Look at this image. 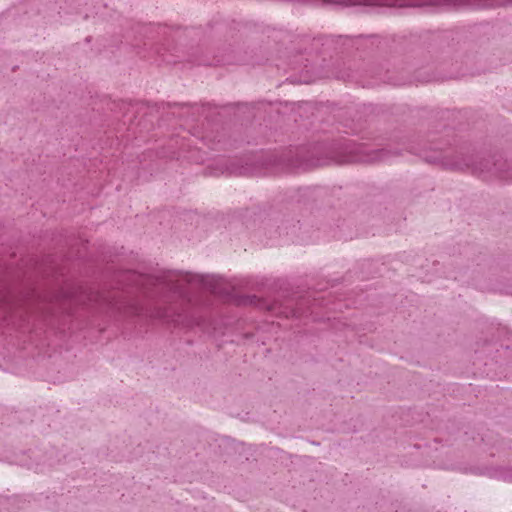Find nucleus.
Returning <instances> with one entry per match:
<instances>
[{"label": "nucleus", "mask_w": 512, "mask_h": 512, "mask_svg": "<svg viewBox=\"0 0 512 512\" xmlns=\"http://www.w3.org/2000/svg\"><path fill=\"white\" fill-rule=\"evenodd\" d=\"M476 474L490 479L501 480L512 483V467L506 466H485L475 471Z\"/></svg>", "instance_id": "2"}, {"label": "nucleus", "mask_w": 512, "mask_h": 512, "mask_svg": "<svg viewBox=\"0 0 512 512\" xmlns=\"http://www.w3.org/2000/svg\"><path fill=\"white\" fill-rule=\"evenodd\" d=\"M248 301L251 304H255V305L260 306V307H265L268 310H276V307L274 305L273 306H266L261 300L257 299L256 296L249 297Z\"/></svg>", "instance_id": "5"}, {"label": "nucleus", "mask_w": 512, "mask_h": 512, "mask_svg": "<svg viewBox=\"0 0 512 512\" xmlns=\"http://www.w3.org/2000/svg\"><path fill=\"white\" fill-rule=\"evenodd\" d=\"M153 285L159 293L171 291L179 296L184 295L185 285L203 287L214 294L224 292L223 279L215 275H199L184 272H167L153 279Z\"/></svg>", "instance_id": "1"}, {"label": "nucleus", "mask_w": 512, "mask_h": 512, "mask_svg": "<svg viewBox=\"0 0 512 512\" xmlns=\"http://www.w3.org/2000/svg\"><path fill=\"white\" fill-rule=\"evenodd\" d=\"M390 157V152L388 150H378L374 153L372 157L369 158L370 161H385Z\"/></svg>", "instance_id": "4"}, {"label": "nucleus", "mask_w": 512, "mask_h": 512, "mask_svg": "<svg viewBox=\"0 0 512 512\" xmlns=\"http://www.w3.org/2000/svg\"><path fill=\"white\" fill-rule=\"evenodd\" d=\"M160 317H163V318H168V315H166V314H163V315H160Z\"/></svg>", "instance_id": "6"}, {"label": "nucleus", "mask_w": 512, "mask_h": 512, "mask_svg": "<svg viewBox=\"0 0 512 512\" xmlns=\"http://www.w3.org/2000/svg\"><path fill=\"white\" fill-rule=\"evenodd\" d=\"M446 166L452 168V169H464V168H471L473 171L482 173L485 170H490L488 167V161L487 160H480L479 163L476 162L474 159V156H467L465 158H462L461 160H456L453 162H449L445 164Z\"/></svg>", "instance_id": "3"}]
</instances>
